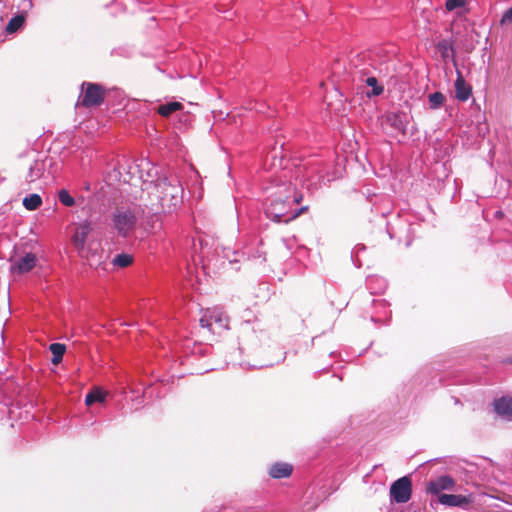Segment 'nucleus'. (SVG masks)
Masks as SVG:
<instances>
[{"label": "nucleus", "mask_w": 512, "mask_h": 512, "mask_svg": "<svg viewBox=\"0 0 512 512\" xmlns=\"http://www.w3.org/2000/svg\"><path fill=\"white\" fill-rule=\"evenodd\" d=\"M222 253H223V257L226 258L230 264L238 263L241 261V258H243L241 256V252L236 251L229 247H224L222 250Z\"/></svg>", "instance_id": "a878e982"}, {"label": "nucleus", "mask_w": 512, "mask_h": 512, "mask_svg": "<svg viewBox=\"0 0 512 512\" xmlns=\"http://www.w3.org/2000/svg\"><path fill=\"white\" fill-rule=\"evenodd\" d=\"M391 503H406L411 499L412 483L409 477L403 476L390 486Z\"/></svg>", "instance_id": "423d86ee"}, {"label": "nucleus", "mask_w": 512, "mask_h": 512, "mask_svg": "<svg viewBox=\"0 0 512 512\" xmlns=\"http://www.w3.org/2000/svg\"><path fill=\"white\" fill-rule=\"evenodd\" d=\"M388 122L392 127L397 129L398 131L405 132L406 130V121L405 115L402 113H393L388 116Z\"/></svg>", "instance_id": "412c9836"}, {"label": "nucleus", "mask_w": 512, "mask_h": 512, "mask_svg": "<svg viewBox=\"0 0 512 512\" xmlns=\"http://www.w3.org/2000/svg\"><path fill=\"white\" fill-rule=\"evenodd\" d=\"M455 485V481L448 475L440 476L434 480H431L428 485V492L431 494L441 495L444 490H452Z\"/></svg>", "instance_id": "f8f14e48"}, {"label": "nucleus", "mask_w": 512, "mask_h": 512, "mask_svg": "<svg viewBox=\"0 0 512 512\" xmlns=\"http://www.w3.org/2000/svg\"><path fill=\"white\" fill-rule=\"evenodd\" d=\"M24 17L22 15L14 16L10 19L6 26V31L8 33H14L16 32L23 24H24Z\"/></svg>", "instance_id": "bb28decb"}, {"label": "nucleus", "mask_w": 512, "mask_h": 512, "mask_svg": "<svg viewBox=\"0 0 512 512\" xmlns=\"http://www.w3.org/2000/svg\"><path fill=\"white\" fill-rule=\"evenodd\" d=\"M42 204V198L38 194H30L23 199V206L30 211L36 210Z\"/></svg>", "instance_id": "5701e85b"}, {"label": "nucleus", "mask_w": 512, "mask_h": 512, "mask_svg": "<svg viewBox=\"0 0 512 512\" xmlns=\"http://www.w3.org/2000/svg\"><path fill=\"white\" fill-rule=\"evenodd\" d=\"M107 393L102 389L95 387L85 397L86 405L90 406L95 402L102 403L105 401Z\"/></svg>", "instance_id": "6ab92c4d"}, {"label": "nucleus", "mask_w": 512, "mask_h": 512, "mask_svg": "<svg viewBox=\"0 0 512 512\" xmlns=\"http://www.w3.org/2000/svg\"><path fill=\"white\" fill-rule=\"evenodd\" d=\"M58 198H59V201L67 206V207H71L75 204V200L74 198L70 195V193L65 190V189H62L59 191L58 193Z\"/></svg>", "instance_id": "cd10ccee"}, {"label": "nucleus", "mask_w": 512, "mask_h": 512, "mask_svg": "<svg viewBox=\"0 0 512 512\" xmlns=\"http://www.w3.org/2000/svg\"><path fill=\"white\" fill-rule=\"evenodd\" d=\"M183 108V105L180 103V102H177V101H172V102H168L166 104H162L158 107L157 109V112L163 116V117H168L170 116L173 112H176V111H179Z\"/></svg>", "instance_id": "aec40b11"}, {"label": "nucleus", "mask_w": 512, "mask_h": 512, "mask_svg": "<svg viewBox=\"0 0 512 512\" xmlns=\"http://www.w3.org/2000/svg\"><path fill=\"white\" fill-rule=\"evenodd\" d=\"M455 93L456 98L462 102L467 101L472 94L471 86L466 83L460 72L455 81Z\"/></svg>", "instance_id": "2eb2a0df"}, {"label": "nucleus", "mask_w": 512, "mask_h": 512, "mask_svg": "<svg viewBox=\"0 0 512 512\" xmlns=\"http://www.w3.org/2000/svg\"><path fill=\"white\" fill-rule=\"evenodd\" d=\"M511 23H512V6L503 13V15L500 19L501 26H507V25H510Z\"/></svg>", "instance_id": "c756f323"}, {"label": "nucleus", "mask_w": 512, "mask_h": 512, "mask_svg": "<svg viewBox=\"0 0 512 512\" xmlns=\"http://www.w3.org/2000/svg\"><path fill=\"white\" fill-rule=\"evenodd\" d=\"M37 258L33 253H26L23 257L11 261L10 270L12 273L25 274L30 272L36 265Z\"/></svg>", "instance_id": "9d476101"}, {"label": "nucleus", "mask_w": 512, "mask_h": 512, "mask_svg": "<svg viewBox=\"0 0 512 512\" xmlns=\"http://www.w3.org/2000/svg\"><path fill=\"white\" fill-rule=\"evenodd\" d=\"M473 501L471 495L441 494L438 502L448 507H465Z\"/></svg>", "instance_id": "ddd939ff"}, {"label": "nucleus", "mask_w": 512, "mask_h": 512, "mask_svg": "<svg viewBox=\"0 0 512 512\" xmlns=\"http://www.w3.org/2000/svg\"><path fill=\"white\" fill-rule=\"evenodd\" d=\"M268 189L270 192L265 203V214L270 220L276 223H288L306 210V207H297L302 195L297 193L290 181L282 180V176L273 179Z\"/></svg>", "instance_id": "f257e3e1"}, {"label": "nucleus", "mask_w": 512, "mask_h": 512, "mask_svg": "<svg viewBox=\"0 0 512 512\" xmlns=\"http://www.w3.org/2000/svg\"><path fill=\"white\" fill-rule=\"evenodd\" d=\"M361 58L357 56L355 59L350 61L351 64V75L353 80L364 82L367 86H370L372 90L367 92L368 97L379 96L383 93L384 87L378 84L377 78L371 73L370 65L361 62Z\"/></svg>", "instance_id": "7ed1b4c3"}, {"label": "nucleus", "mask_w": 512, "mask_h": 512, "mask_svg": "<svg viewBox=\"0 0 512 512\" xmlns=\"http://www.w3.org/2000/svg\"><path fill=\"white\" fill-rule=\"evenodd\" d=\"M49 349L52 353V363L55 365L60 363L66 351L65 345L61 343H53L50 345Z\"/></svg>", "instance_id": "4be33fe9"}, {"label": "nucleus", "mask_w": 512, "mask_h": 512, "mask_svg": "<svg viewBox=\"0 0 512 512\" xmlns=\"http://www.w3.org/2000/svg\"><path fill=\"white\" fill-rule=\"evenodd\" d=\"M132 262H133L132 255L127 254V253L117 254L112 260V264L114 266H117L120 268H125V267L129 266Z\"/></svg>", "instance_id": "393cba45"}, {"label": "nucleus", "mask_w": 512, "mask_h": 512, "mask_svg": "<svg viewBox=\"0 0 512 512\" xmlns=\"http://www.w3.org/2000/svg\"><path fill=\"white\" fill-rule=\"evenodd\" d=\"M429 108L439 109L445 102V96L441 92H434L428 95Z\"/></svg>", "instance_id": "b1692460"}, {"label": "nucleus", "mask_w": 512, "mask_h": 512, "mask_svg": "<svg viewBox=\"0 0 512 512\" xmlns=\"http://www.w3.org/2000/svg\"><path fill=\"white\" fill-rule=\"evenodd\" d=\"M466 0H447L445 7L448 11H453L457 8H461L465 5Z\"/></svg>", "instance_id": "c85d7f7f"}, {"label": "nucleus", "mask_w": 512, "mask_h": 512, "mask_svg": "<svg viewBox=\"0 0 512 512\" xmlns=\"http://www.w3.org/2000/svg\"><path fill=\"white\" fill-rule=\"evenodd\" d=\"M201 327L207 328L213 334H221L229 328V319L221 308L207 309L200 318Z\"/></svg>", "instance_id": "20e7f679"}, {"label": "nucleus", "mask_w": 512, "mask_h": 512, "mask_svg": "<svg viewBox=\"0 0 512 512\" xmlns=\"http://www.w3.org/2000/svg\"><path fill=\"white\" fill-rule=\"evenodd\" d=\"M43 172H44V164L41 161L36 160L29 167V171L26 176V180L28 182H34V181L38 180L43 175Z\"/></svg>", "instance_id": "a211bd4d"}, {"label": "nucleus", "mask_w": 512, "mask_h": 512, "mask_svg": "<svg viewBox=\"0 0 512 512\" xmlns=\"http://www.w3.org/2000/svg\"><path fill=\"white\" fill-rule=\"evenodd\" d=\"M112 220L113 226L120 236L128 237L133 233L136 225V217L133 212L118 210L113 214Z\"/></svg>", "instance_id": "0eeeda50"}, {"label": "nucleus", "mask_w": 512, "mask_h": 512, "mask_svg": "<svg viewBox=\"0 0 512 512\" xmlns=\"http://www.w3.org/2000/svg\"><path fill=\"white\" fill-rule=\"evenodd\" d=\"M147 160H141L137 167L140 169L139 178L144 184H149L146 189H152L151 193L158 199L163 209L171 211L175 209L183 199V187L178 175L175 173L164 174L153 179L152 171L156 170ZM157 174V171H155Z\"/></svg>", "instance_id": "f03ea898"}, {"label": "nucleus", "mask_w": 512, "mask_h": 512, "mask_svg": "<svg viewBox=\"0 0 512 512\" xmlns=\"http://www.w3.org/2000/svg\"><path fill=\"white\" fill-rule=\"evenodd\" d=\"M437 47L442 53H445L450 47V43L447 40H442L438 42Z\"/></svg>", "instance_id": "7c9ffc66"}, {"label": "nucleus", "mask_w": 512, "mask_h": 512, "mask_svg": "<svg viewBox=\"0 0 512 512\" xmlns=\"http://www.w3.org/2000/svg\"><path fill=\"white\" fill-rule=\"evenodd\" d=\"M303 169V177L311 185L320 184L324 180L326 166L323 161L319 159L310 160L303 165Z\"/></svg>", "instance_id": "1a4fd4ad"}, {"label": "nucleus", "mask_w": 512, "mask_h": 512, "mask_svg": "<svg viewBox=\"0 0 512 512\" xmlns=\"http://www.w3.org/2000/svg\"><path fill=\"white\" fill-rule=\"evenodd\" d=\"M241 256L251 260L265 261V252L259 245L256 247L245 246L241 251Z\"/></svg>", "instance_id": "f3484780"}, {"label": "nucleus", "mask_w": 512, "mask_h": 512, "mask_svg": "<svg viewBox=\"0 0 512 512\" xmlns=\"http://www.w3.org/2000/svg\"><path fill=\"white\" fill-rule=\"evenodd\" d=\"M495 412L503 418H512V398L502 397L493 403Z\"/></svg>", "instance_id": "4468645a"}, {"label": "nucleus", "mask_w": 512, "mask_h": 512, "mask_svg": "<svg viewBox=\"0 0 512 512\" xmlns=\"http://www.w3.org/2000/svg\"><path fill=\"white\" fill-rule=\"evenodd\" d=\"M91 231L92 226L89 221H83L77 226L73 235V243L77 250L84 251V246L90 242L87 239Z\"/></svg>", "instance_id": "9b49d317"}, {"label": "nucleus", "mask_w": 512, "mask_h": 512, "mask_svg": "<svg viewBox=\"0 0 512 512\" xmlns=\"http://www.w3.org/2000/svg\"><path fill=\"white\" fill-rule=\"evenodd\" d=\"M293 471L292 465L288 463L277 462L269 469V475L275 479L286 478L291 475Z\"/></svg>", "instance_id": "dca6fc26"}, {"label": "nucleus", "mask_w": 512, "mask_h": 512, "mask_svg": "<svg viewBox=\"0 0 512 512\" xmlns=\"http://www.w3.org/2000/svg\"><path fill=\"white\" fill-rule=\"evenodd\" d=\"M83 250H77L78 254L87 261L90 267L98 269L103 264V250L100 242L90 241Z\"/></svg>", "instance_id": "6e6552de"}, {"label": "nucleus", "mask_w": 512, "mask_h": 512, "mask_svg": "<svg viewBox=\"0 0 512 512\" xmlns=\"http://www.w3.org/2000/svg\"><path fill=\"white\" fill-rule=\"evenodd\" d=\"M80 103L86 108L99 106L105 97V89L97 83L83 82Z\"/></svg>", "instance_id": "39448f33"}]
</instances>
